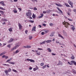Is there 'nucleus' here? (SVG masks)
Here are the masks:
<instances>
[{
  "label": "nucleus",
  "instance_id": "f257e3e1",
  "mask_svg": "<svg viewBox=\"0 0 76 76\" xmlns=\"http://www.w3.org/2000/svg\"><path fill=\"white\" fill-rule=\"evenodd\" d=\"M28 12L26 13V15L27 16H31L32 15V13H31V11L28 10Z\"/></svg>",
  "mask_w": 76,
  "mask_h": 76
},
{
  "label": "nucleus",
  "instance_id": "f03ea898",
  "mask_svg": "<svg viewBox=\"0 0 76 76\" xmlns=\"http://www.w3.org/2000/svg\"><path fill=\"white\" fill-rule=\"evenodd\" d=\"M62 23L64 25L65 27H66V28L69 27V26L70 25L69 23H67V22H66L65 21L63 22Z\"/></svg>",
  "mask_w": 76,
  "mask_h": 76
},
{
  "label": "nucleus",
  "instance_id": "7ed1b4c3",
  "mask_svg": "<svg viewBox=\"0 0 76 76\" xmlns=\"http://www.w3.org/2000/svg\"><path fill=\"white\" fill-rule=\"evenodd\" d=\"M18 26L19 30H21L22 28V25H21V24H20V23H18Z\"/></svg>",
  "mask_w": 76,
  "mask_h": 76
},
{
  "label": "nucleus",
  "instance_id": "20e7f679",
  "mask_svg": "<svg viewBox=\"0 0 76 76\" xmlns=\"http://www.w3.org/2000/svg\"><path fill=\"white\" fill-rule=\"evenodd\" d=\"M0 4H1L2 6H6L5 4H4V2L3 1L0 2Z\"/></svg>",
  "mask_w": 76,
  "mask_h": 76
},
{
  "label": "nucleus",
  "instance_id": "39448f33",
  "mask_svg": "<svg viewBox=\"0 0 76 76\" xmlns=\"http://www.w3.org/2000/svg\"><path fill=\"white\" fill-rule=\"evenodd\" d=\"M63 33L64 36H67V33H66V32H65V31H64V30H63Z\"/></svg>",
  "mask_w": 76,
  "mask_h": 76
},
{
  "label": "nucleus",
  "instance_id": "423d86ee",
  "mask_svg": "<svg viewBox=\"0 0 76 76\" xmlns=\"http://www.w3.org/2000/svg\"><path fill=\"white\" fill-rule=\"evenodd\" d=\"M68 3L70 5H72L73 4V3L72 2L70 1V0H69L68 1Z\"/></svg>",
  "mask_w": 76,
  "mask_h": 76
},
{
  "label": "nucleus",
  "instance_id": "0eeeda50",
  "mask_svg": "<svg viewBox=\"0 0 76 76\" xmlns=\"http://www.w3.org/2000/svg\"><path fill=\"white\" fill-rule=\"evenodd\" d=\"M14 39L12 38H11L10 39V41H8V43H10V42H12V41H14Z\"/></svg>",
  "mask_w": 76,
  "mask_h": 76
},
{
  "label": "nucleus",
  "instance_id": "6e6552de",
  "mask_svg": "<svg viewBox=\"0 0 76 76\" xmlns=\"http://www.w3.org/2000/svg\"><path fill=\"white\" fill-rule=\"evenodd\" d=\"M58 37H60L62 39H64V37H63L61 35L58 34Z\"/></svg>",
  "mask_w": 76,
  "mask_h": 76
},
{
  "label": "nucleus",
  "instance_id": "1a4fd4ad",
  "mask_svg": "<svg viewBox=\"0 0 76 76\" xmlns=\"http://www.w3.org/2000/svg\"><path fill=\"white\" fill-rule=\"evenodd\" d=\"M57 6H58L59 7H63V5H61L60 4H55Z\"/></svg>",
  "mask_w": 76,
  "mask_h": 76
},
{
  "label": "nucleus",
  "instance_id": "9d476101",
  "mask_svg": "<svg viewBox=\"0 0 76 76\" xmlns=\"http://www.w3.org/2000/svg\"><path fill=\"white\" fill-rule=\"evenodd\" d=\"M45 41V42H46L47 43H49L50 42H51V40H48L47 41Z\"/></svg>",
  "mask_w": 76,
  "mask_h": 76
},
{
  "label": "nucleus",
  "instance_id": "9b49d317",
  "mask_svg": "<svg viewBox=\"0 0 76 76\" xmlns=\"http://www.w3.org/2000/svg\"><path fill=\"white\" fill-rule=\"evenodd\" d=\"M20 46V45H17L16 44V46H15L14 47L15 48V49H16L17 48H18Z\"/></svg>",
  "mask_w": 76,
  "mask_h": 76
},
{
  "label": "nucleus",
  "instance_id": "f8f14e48",
  "mask_svg": "<svg viewBox=\"0 0 76 76\" xmlns=\"http://www.w3.org/2000/svg\"><path fill=\"white\" fill-rule=\"evenodd\" d=\"M57 9L59 10V12H60L61 13H63V12L62 11H61V10H60V8H59V7H57Z\"/></svg>",
  "mask_w": 76,
  "mask_h": 76
},
{
  "label": "nucleus",
  "instance_id": "ddd939ff",
  "mask_svg": "<svg viewBox=\"0 0 76 76\" xmlns=\"http://www.w3.org/2000/svg\"><path fill=\"white\" fill-rule=\"evenodd\" d=\"M5 53H6L5 51L3 52L1 54H0V56H3V55H4V54H5Z\"/></svg>",
  "mask_w": 76,
  "mask_h": 76
},
{
  "label": "nucleus",
  "instance_id": "4468645a",
  "mask_svg": "<svg viewBox=\"0 0 76 76\" xmlns=\"http://www.w3.org/2000/svg\"><path fill=\"white\" fill-rule=\"evenodd\" d=\"M47 50L50 53H51V49L50 48H47Z\"/></svg>",
  "mask_w": 76,
  "mask_h": 76
},
{
  "label": "nucleus",
  "instance_id": "2eb2a0df",
  "mask_svg": "<svg viewBox=\"0 0 76 76\" xmlns=\"http://www.w3.org/2000/svg\"><path fill=\"white\" fill-rule=\"evenodd\" d=\"M9 31L10 32H12L13 30H12V28L10 27L9 29H8Z\"/></svg>",
  "mask_w": 76,
  "mask_h": 76
},
{
  "label": "nucleus",
  "instance_id": "dca6fc26",
  "mask_svg": "<svg viewBox=\"0 0 76 76\" xmlns=\"http://www.w3.org/2000/svg\"><path fill=\"white\" fill-rule=\"evenodd\" d=\"M72 63H74V65H75V66H76V62H75V61H71Z\"/></svg>",
  "mask_w": 76,
  "mask_h": 76
},
{
  "label": "nucleus",
  "instance_id": "f3484780",
  "mask_svg": "<svg viewBox=\"0 0 76 76\" xmlns=\"http://www.w3.org/2000/svg\"><path fill=\"white\" fill-rule=\"evenodd\" d=\"M44 16V14H41V15L40 16H39V18H42Z\"/></svg>",
  "mask_w": 76,
  "mask_h": 76
},
{
  "label": "nucleus",
  "instance_id": "a211bd4d",
  "mask_svg": "<svg viewBox=\"0 0 76 76\" xmlns=\"http://www.w3.org/2000/svg\"><path fill=\"white\" fill-rule=\"evenodd\" d=\"M28 38L29 40H31V39H32V36H29L28 37Z\"/></svg>",
  "mask_w": 76,
  "mask_h": 76
},
{
  "label": "nucleus",
  "instance_id": "6ab92c4d",
  "mask_svg": "<svg viewBox=\"0 0 76 76\" xmlns=\"http://www.w3.org/2000/svg\"><path fill=\"white\" fill-rule=\"evenodd\" d=\"M35 29H36V27H33L32 30V31H36L35 30Z\"/></svg>",
  "mask_w": 76,
  "mask_h": 76
},
{
  "label": "nucleus",
  "instance_id": "aec40b11",
  "mask_svg": "<svg viewBox=\"0 0 76 76\" xmlns=\"http://www.w3.org/2000/svg\"><path fill=\"white\" fill-rule=\"evenodd\" d=\"M59 65H61V66H62V63H61L60 61H59V63L57 64L58 66H59Z\"/></svg>",
  "mask_w": 76,
  "mask_h": 76
},
{
  "label": "nucleus",
  "instance_id": "412c9836",
  "mask_svg": "<svg viewBox=\"0 0 76 76\" xmlns=\"http://www.w3.org/2000/svg\"><path fill=\"white\" fill-rule=\"evenodd\" d=\"M64 4L66 6V7H70V5L66 3H64Z\"/></svg>",
  "mask_w": 76,
  "mask_h": 76
},
{
  "label": "nucleus",
  "instance_id": "4be33fe9",
  "mask_svg": "<svg viewBox=\"0 0 76 76\" xmlns=\"http://www.w3.org/2000/svg\"><path fill=\"white\" fill-rule=\"evenodd\" d=\"M4 72L6 73V75H7V74H8V72H9L7 70H5L4 71Z\"/></svg>",
  "mask_w": 76,
  "mask_h": 76
},
{
  "label": "nucleus",
  "instance_id": "5701e85b",
  "mask_svg": "<svg viewBox=\"0 0 76 76\" xmlns=\"http://www.w3.org/2000/svg\"><path fill=\"white\" fill-rule=\"evenodd\" d=\"M2 20L4 21V22H7V20L4 18L2 19Z\"/></svg>",
  "mask_w": 76,
  "mask_h": 76
},
{
  "label": "nucleus",
  "instance_id": "b1692460",
  "mask_svg": "<svg viewBox=\"0 0 76 76\" xmlns=\"http://www.w3.org/2000/svg\"><path fill=\"white\" fill-rule=\"evenodd\" d=\"M75 56H72L71 57V59H72V60H74V59H75Z\"/></svg>",
  "mask_w": 76,
  "mask_h": 76
},
{
  "label": "nucleus",
  "instance_id": "393cba45",
  "mask_svg": "<svg viewBox=\"0 0 76 76\" xmlns=\"http://www.w3.org/2000/svg\"><path fill=\"white\" fill-rule=\"evenodd\" d=\"M32 17L33 18V19L35 18V15H34V14H33Z\"/></svg>",
  "mask_w": 76,
  "mask_h": 76
},
{
  "label": "nucleus",
  "instance_id": "a878e982",
  "mask_svg": "<svg viewBox=\"0 0 76 76\" xmlns=\"http://www.w3.org/2000/svg\"><path fill=\"white\" fill-rule=\"evenodd\" d=\"M9 63H10V64H15V62H9Z\"/></svg>",
  "mask_w": 76,
  "mask_h": 76
},
{
  "label": "nucleus",
  "instance_id": "bb28decb",
  "mask_svg": "<svg viewBox=\"0 0 76 76\" xmlns=\"http://www.w3.org/2000/svg\"><path fill=\"white\" fill-rule=\"evenodd\" d=\"M16 48H15L14 47L11 49V51H13L14 50H16Z\"/></svg>",
  "mask_w": 76,
  "mask_h": 76
},
{
  "label": "nucleus",
  "instance_id": "cd10ccee",
  "mask_svg": "<svg viewBox=\"0 0 76 76\" xmlns=\"http://www.w3.org/2000/svg\"><path fill=\"white\" fill-rule=\"evenodd\" d=\"M30 62H32V63H34L35 62V61L32 59H31L30 60Z\"/></svg>",
  "mask_w": 76,
  "mask_h": 76
},
{
  "label": "nucleus",
  "instance_id": "c85d7f7f",
  "mask_svg": "<svg viewBox=\"0 0 76 76\" xmlns=\"http://www.w3.org/2000/svg\"><path fill=\"white\" fill-rule=\"evenodd\" d=\"M49 32V30H46L45 31V34H46L47 33H48Z\"/></svg>",
  "mask_w": 76,
  "mask_h": 76
},
{
  "label": "nucleus",
  "instance_id": "c756f323",
  "mask_svg": "<svg viewBox=\"0 0 76 76\" xmlns=\"http://www.w3.org/2000/svg\"><path fill=\"white\" fill-rule=\"evenodd\" d=\"M72 26V27L71 28L72 29V30L74 31V30H75V27H74L73 26Z\"/></svg>",
  "mask_w": 76,
  "mask_h": 76
},
{
  "label": "nucleus",
  "instance_id": "7c9ffc66",
  "mask_svg": "<svg viewBox=\"0 0 76 76\" xmlns=\"http://www.w3.org/2000/svg\"><path fill=\"white\" fill-rule=\"evenodd\" d=\"M46 65H45L44 66L42 67V68L43 69H45V68L46 67Z\"/></svg>",
  "mask_w": 76,
  "mask_h": 76
},
{
  "label": "nucleus",
  "instance_id": "2f4dec72",
  "mask_svg": "<svg viewBox=\"0 0 76 76\" xmlns=\"http://www.w3.org/2000/svg\"><path fill=\"white\" fill-rule=\"evenodd\" d=\"M12 70V69H11L9 68L7 70L8 71V72H11Z\"/></svg>",
  "mask_w": 76,
  "mask_h": 76
},
{
  "label": "nucleus",
  "instance_id": "473e14b6",
  "mask_svg": "<svg viewBox=\"0 0 76 76\" xmlns=\"http://www.w3.org/2000/svg\"><path fill=\"white\" fill-rule=\"evenodd\" d=\"M0 13H1V14H2V15H4V12H3V11L0 10Z\"/></svg>",
  "mask_w": 76,
  "mask_h": 76
},
{
  "label": "nucleus",
  "instance_id": "72a5a7b5",
  "mask_svg": "<svg viewBox=\"0 0 76 76\" xmlns=\"http://www.w3.org/2000/svg\"><path fill=\"white\" fill-rule=\"evenodd\" d=\"M51 12V10H48L47 11V13H49Z\"/></svg>",
  "mask_w": 76,
  "mask_h": 76
},
{
  "label": "nucleus",
  "instance_id": "f704fd0d",
  "mask_svg": "<svg viewBox=\"0 0 76 76\" xmlns=\"http://www.w3.org/2000/svg\"><path fill=\"white\" fill-rule=\"evenodd\" d=\"M68 64H70V65H72V64H73L72 62H68Z\"/></svg>",
  "mask_w": 76,
  "mask_h": 76
},
{
  "label": "nucleus",
  "instance_id": "c9c22d12",
  "mask_svg": "<svg viewBox=\"0 0 76 76\" xmlns=\"http://www.w3.org/2000/svg\"><path fill=\"white\" fill-rule=\"evenodd\" d=\"M72 71L74 73H76V71H75V70L72 69Z\"/></svg>",
  "mask_w": 76,
  "mask_h": 76
},
{
  "label": "nucleus",
  "instance_id": "e433bc0d",
  "mask_svg": "<svg viewBox=\"0 0 76 76\" xmlns=\"http://www.w3.org/2000/svg\"><path fill=\"white\" fill-rule=\"evenodd\" d=\"M12 71H13V72H17V70H15L14 69H12Z\"/></svg>",
  "mask_w": 76,
  "mask_h": 76
},
{
  "label": "nucleus",
  "instance_id": "4c0bfd02",
  "mask_svg": "<svg viewBox=\"0 0 76 76\" xmlns=\"http://www.w3.org/2000/svg\"><path fill=\"white\" fill-rule=\"evenodd\" d=\"M45 41L43 42H40V44H44V43H45Z\"/></svg>",
  "mask_w": 76,
  "mask_h": 76
},
{
  "label": "nucleus",
  "instance_id": "58836bf2",
  "mask_svg": "<svg viewBox=\"0 0 76 76\" xmlns=\"http://www.w3.org/2000/svg\"><path fill=\"white\" fill-rule=\"evenodd\" d=\"M44 64H43V63H42L40 64V65H41V66H44Z\"/></svg>",
  "mask_w": 76,
  "mask_h": 76
},
{
  "label": "nucleus",
  "instance_id": "ea45409f",
  "mask_svg": "<svg viewBox=\"0 0 76 76\" xmlns=\"http://www.w3.org/2000/svg\"><path fill=\"white\" fill-rule=\"evenodd\" d=\"M0 9H2V10H5V9H4L2 7H0Z\"/></svg>",
  "mask_w": 76,
  "mask_h": 76
},
{
  "label": "nucleus",
  "instance_id": "a19ab883",
  "mask_svg": "<svg viewBox=\"0 0 76 76\" xmlns=\"http://www.w3.org/2000/svg\"><path fill=\"white\" fill-rule=\"evenodd\" d=\"M54 34L53 33H51L50 35V37H53Z\"/></svg>",
  "mask_w": 76,
  "mask_h": 76
},
{
  "label": "nucleus",
  "instance_id": "79ce46f5",
  "mask_svg": "<svg viewBox=\"0 0 76 76\" xmlns=\"http://www.w3.org/2000/svg\"><path fill=\"white\" fill-rule=\"evenodd\" d=\"M30 22L31 23H34V21L32 20H29Z\"/></svg>",
  "mask_w": 76,
  "mask_h": 76
},
{
  "label": "nucleus",
  "instance_id": "37998d69",
  "mask_svg": "<svg viewBox=\"0 0 76 76\" xmlns=\"http://www.w3.org/2000/svg\"><path fill=\"white\" fill-rule=\"evenodd\" d=\"M34 10H37V8L35 7L34 8Z\"/></svg>",
  "mask_w": 76,
  "mask_h": 76
},
{
  "label": "nucleus",
  "instance_id": "c03bdc74",
  "mask_svg": "<svg viewBox=\"0 0 76 76\" xmlns=\"http://www.w3.org/2000/svg\"><path fill=\"white\" fill-rule=\"evenodd\" d=\"M36 69L37 70H38V69H39V67H38V66H36Z\"/></svg>",
  "mask_w": 76,
  "mask_h": 76
},
{
  "label": "nucleus",
  "instance_id": "a18cd8bd",
  "mask_svg": "<svg viewBox=\"0 0 76 76\" xmlns=\"http://www.w3.org/2000/svg\"><path fill=\"white\" fill-rule=\"evenodd\" d=\"M37 54H38V55H40V54H41V52H37Z\"/></svg>",
  "mask_w": 76,
  "mask_h": 76
},
{
  "label": "nucleus",
  "instance_id": "49530a36",
  "mask_svg": "<svg viewBox=\"0 0 76 76\" xmlns=\"http://www.w3.org/2000/svg\"><path fill=\"white\" fill-rule=\"evenodd\" d=\"M34 71H36V70H37V69L36 68H33Z\"/></svg>",
  "mask_w": 76,
  "mask_h": 76
},
{
  "label": "nucleus",
  "instance_id": "de8ad7c7",
  "mask_svg": "<svg viewBox=\"0 0 76 76\" xmlns=\"http://www.w3.org/2000/svg\"><path fill=\"white\" fill-rule=\"evenodd\" d=\"M47 12V11H43V13H44L45 14V13H46Z\"/></svg>",
  "mask_w": 76,
  "mask_h": 76
},
{
  "label": "nucleus",
  "instance_id": "09e8293b",
  "mask_svg": "<svg viewBox=\"0 0 76 76\" xmlns=\"http://www.w3.org/2000/svg\"><path fill=\"white\" fill-rule=\"evenodd\" d=\"M7 47H8L9 48H10V45H8L7 46Z\"/></svg>",
  "mask_w": 76,
  "mask_h": 76
},
{
  "label": "nucleus",
  "instance_id": "8fccbe9b",
  "mask_svg": "<svg viewBox=\"0 0 76 76\" xmlns=\"http://www.w3.org/2000/svg\"><path fill=\"white\" fill-rule=\"evenodd\" d=\"M19 53V51L17 50L15 52V53L17 54V53Z\"/></svg>",
  "mask_w": 76,
  "mask_h": 76
},
{
  "label": "nucleus",
  "instance_id": "3c124183",
  "mask_svg": "<svg viewBox=\"0 0 76 76\" xmlns=\"http://www.w3.org/2000/svg\"><path fill=\"white\" fill-rule=\"evenodd\" d=\"M25 32L26 34H28V31L27 30H26L25 31Z\"/></svg>",
  "mask_w": 76,
  "mask_h": 76
},
{
  "label": "nucleus",
  "instance_id": "603ef678",
  "mask_svg": "<svg viewBox=\"0 0 76 76\" xmlns=\"http://www.w3.org/2000/svg\"><path fill=\"white\" fill-rule=\"evenodd\" d=\"M68 20H69V21H72V20H72L70 19L69 18H68Z\"/></svg>",
  "mask_w": 76,
  "mask_h": 76
},
{
  "label": "nucleus",
  "instance_id": "864d4df0",
  "mask_svg": "<svg viewBox=\"0 0 76 76\" xmlns=\"http://www.w3.org/2000/svg\"><path fill=\"white\" fill-rule=\"evenodd\" d=\"M67 14L69 16H70V13L69 12H67Z\"/></svg>",
  "mask_w": 76,
  "mask_h": 76
},
{
  "label": "nucleus",
  "instance_id": "5fc2aeb1",
  "mask_svg": "<svg viewBox=\"0 0 76 76\" xmlns=\"http://www.w3.org/2000/svg\"><path fill=\"white\" fill-rule=\"evenodd\" d=\"M49 25L50 26H52L53 25V23H50Z\"/></svg>",
  "mask_w": 76,
  "mask_h": 76
},
{
  "label": "nucleus",
  "instance_id": "6e6d98bb",
  "mask_svg": "<svg viewBox=\"0 0 76 76\" xmlns=\"http://www.w3.org/2000/svg\"><path fill=\"white\" fill-rule=\"evenodd\" d=\"M38 50H42V49H41L40 48H38Z\"/></svg>",
  "mask_w": 76,
  "mask_h": 76
},
{
  "label": "nucleus",
  "instance_id": "4d7b16f0",
  "mask_svg": "<svg viewBox=\"0 0 76 76\" xmlns=\"http://www.w3.org/2000/svg\"><path fill=\"white\" fill-rule=\"evenodd\" d=\"M52 55H53V56H56V54H54V53H52Z\"/></svg>",
  "mask_w": 76,
  "mask_h": 76
},
{
  "label": "nucleus",
  "instance_id": "13d9d810",
  "mask_svg": "<svg viewBox=\"0 0 76 76\" xmlns=\"http://www.w3.org/2000/svg\"><path fill=\"white\" fill-rule=\"evenodd\" d=\"M73 12H76V9H74V10H73Z\"/></svg>",
  "mask_w": 76,
  "mask_h": 76
},
{
  "label": "nucleus",
  "instance_id": "bf43d9fd",
  "mask_svg": "<svg viewBox=\"0 0 76 76\" xmlns=\"http://www.w3.org/2000/svg\"><path fill=\"white\" fill-rule=\"evenodd\" d=\"M26 60H27V61H30L31 59H26Z\"/></svg>",
  "mask_w": 76,
  "mask_h": 76
},
{
  "label": "nucleus",
  "instance_id": "052dcab7",
  "mask_svg": "<svg viewBox=\"0 0 76 76\" xmlns=\"http://www.w3.org/2000/svg\"><path fill=\"white\" fill-rule=\"evenodd\" d=\"M5 24H6V22H4V23H2V24L3 25H5Z\"/></svg>",
  "mask_w": 76,
  "mask_h": 76
},
{
  "label": "nucleus",
  "instance_id": "680f3d73",
  "mask_svg": "<svg viewBox=\"0 0 76 76\" xmlns=\"http://www.w3.org/2000/svg\"><path fill=\"white\" fill-rule=\"evenodd\" d=\"M52 16H56V14H53Z\"/></svg>",
  "mask_w": 76,
  "mask_h": 76
},
{
  "label": "nucleus",
  "instance_id": "e2e57ef3",
  "mask_svg": "<svg viewBox=\"0 0 76 76\" xmlns=\"http://www.w3.org/2000/svg\"><path fill=\"white\" fill-rule=\"evenodd\" d=\"M14 13H16L17 12H18V11L17 10H15L14 11Z\"/></svg>",
  "mask_w": 76,
  "mask_h": 76
},
{
  "label": "nucleus",
  "instance_id": "0e129e2a",
  "mask_svg": "<svg viewBox=\"0 0 76 76\" xmlns=\"http://www.w3.org/2000/svg\"><path fill=\"white\" fill-rule=\"evenodd\" d=\"M27 48H31V46H27Z\"/></svg>",
  "mask_w": 76,
  "mask_h": 76
},
{
  "label": "nucleus",
  "instance_id": "69168bd1",
  "mask_svg": "<svg viewBox=\"0 0 76 76\" xmlns=\"http://www.w3.org/2000/svg\"><path fill=\"white\" fill-rule=\"evenodd\" d=\"M29 69H30V70H32V67H31L29 68Z\"/></svg>",
  "mask_w": 76,
  "mask_h": 76
},
{
  "label": "nucleus",
  "instance_id": "338daca9",
  "mask_svg": "<svg viewBox=\"0 0 76 76\" xmlns=\"http://www.w3.org/2000/svg\"><path fill=\"white\" fill-rule=\"evenodd\" d=\"M5 58L6 59H7V58H8V56H5Z\"/></svg>",
  "mask_w": 76,
  "mask_h": 76
},
{
  "label": "nucleus",
  "instance_id": "774afa93",
  "mask_svg": "<svg viewBox=\"0 0 76 76\" xmlns=\"http://www.w3.org/2000/svg\"><path fill=\"white\" fill-rule=\"evenodd\" d=\"M41 34H42V35H44V32H42Z\"/></svg>",
  "mask_w": 76,
  "mask_h": 76
}]
</instances>
